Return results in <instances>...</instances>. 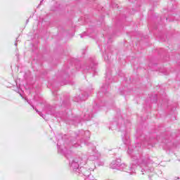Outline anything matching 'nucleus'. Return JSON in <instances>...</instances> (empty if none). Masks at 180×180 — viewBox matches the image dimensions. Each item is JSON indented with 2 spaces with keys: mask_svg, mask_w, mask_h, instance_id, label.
I'll use <instances>...</instances> for the list:
<instances>
[{
  "mask_svg": "<svg viewBox=\"0 0 180 180\" xmlns=\"http://www.w3.org/2000/svg\"><path fill=\"white\" fill-rule=\"evenodd\" d=\"M128 154H131V150L128 149Z\"/></svg>",
  "mask_w": 180,
  "mask_h": 180,
  "instance_id": "f8f14e48",
  "label": "nucleus"
},
{
  "mask_svg": "<svg viewBox=\"0 0 180 180\" xmlns=\"http://www.w3.org/2000/svg\"><path fill=\"white\" fill-rule=\"evenodd\" d=\"M42 2H43V1H41V2H40V5H41V3H42Z\"/></svg>",
  "mask_w": 180,
  "mask_h": 180,
  "instance_id": "2eb2a0df",
  "label": "nucleus"
},
{
  "mask_svg": "<svg viewBox=\"0 0 180 180\" xmlns=\"http://www.w3.org/2000/svg\"><path fill=\"white\" fill-rule=\"evenodd\" d=\"M99 157H100L99 153L95 152L93 155H91L89 157V159H90L91 161H95V160H98V158H99Z\"/></svg>",
  "mask_w": 180,
  "mask_h": 180,
  "instance_id": "423d86ee",
  "label": "nucleus"
},
{
  "mask_svg": "<svg viewBox=\"0 0 180 180\" xmlns=\"http://www.w3.org/2000/svg\"><path fill=\"white\" fill-rule=\"evenodd\" d=\"M84 137H86V139H89V137L91 136V134L89 133V131H84Z\"/></svg>",
  "mask_w": 180,
  "mask_h": 180,
  "instance_id": "0eeeda50",
  "label": "nucleus"
},
{
  "mask_svg": "<svg viewBox=\"0 0 180 180\" xmlns=\"http://www.w3.org/2000/svg\"><path fill=\"white\" fill-rule=\"evenodd\" d=\"M124 144H129V143H130V141L129 140V139H127L126 141H124Z\"/></svg>",
  "mask_w": 180,
  "mask_h": 180,
  "instance_id": "9b49d317",
  "label": "nucleus"
},
{
  "mask_svg": "<svg viewBox=\"0 0 180 180\" xmlns=\"http://www.w3.org/2000/svg\"><path fill=\"white\" fill-rule=\"evenodd\" d=\"M87 96H83L82 97H79V100H77V102H79V101H86Z\"/></svg>",
  "mask_w": 180,
  "mask_h": 180,
  "instance_id": "1a4fd4ad",
  "label": "nucleus"
},
{
  "mask_svg": "<svg viewBox=\"0 0 180 180\" xmlns=\"http://www.w3.org/2000/svg\"><path fill=\"white\" fill-rule=\"evenodd\" d=\"M105 88H106L105 86H103V87H102V91H103V89H105Z\"/></svg>",
  "mask_w": 180,
  "mask_h": 180,
  "instance_id": "ddd939ff",
  "label": "nucleus"
},
{
  "mask_svg": "<svg viewBox=\"0 0 180 180\" xmlns=\"http://www.w3.org/2000/svg\"><path fill=\"white\" fill-rule=\"evenodd\" d=\"M91 117H92V115H84V120H91Z\"/></svg>",
  "mask_w": 180,
  "mask_h": 180,
  "instance_id": "6e6552de",
  "label": "nucleus"
},
{
  "mask_svg": "<svg viewBox=\"0 0 180 180\" xmlns=\"http://www.w3.org/2000/svg\"><path fill=\"white\" fill-rule=\"evenodd\" d=\"M61 143H63V139L58 141L57 143L58 153H59V154H63L65 157H68L72 152L70 150H68L69 146H67V145H62Z\"/></svg>",
  "mask_w": 180,
  "mask_h": 180,
  "instance_id": "7ed1b4c3",
  "label": "nucleus"
},
{
  "mask_svg": "<svg viewBox=\"0 0 180 180\" xmlns=\"http://www.w3.org/2000/svg\"><path fill=\"white\" fill-rule=\"evenodd\" d=\"M32 108H34V107H32Z\"/></svg>",
  "mask_w": 180,
  "mask_h": 180,
  "instance_id": "f3484780",
  "label": "nucleus"
},
{
  "mask_svg": "<svg viewBox=\"0 0 180 180\" xmlns=\"http://www.w3.org/2000/svg\"><path fill=\"white\" fill-rule=\"evenodd\" d=\"M15 46H18V44H17V43H15Z\"/></svg>",
  "mask_w": 180,
  "mask_h": 180,
  "instance_id": "4468645a",
  "label": "nucleus"
},
{
  "mask_svg": "<svg viewBox=\"0 0 180 180\" xmlns=\"http://www.w3.org/2000/svg\"><path fill=\"white\" fill-rule=\"evenodd\" d=\"M86 164V159H82L81 158H75L70 162V169L73 172L79 171V165H85Z\"/></svg>",
  "mask_w": 180,
  "mask_h": 180,
  "instance_id": "f03ea898",
  "label": "nucleus"
},
{
  "mask_svg": "<svg viewBox=\"0 0 180 180\" xmlns=\"http://www.w3.org/2000/svg\"><path fill=\"white\" fill-rule=\"evenodd\" d=\"M139 165L141 169V172L144 175V172H151L153 169L150 167V159L147 158L141 157L140 155H135L132 156L131 167H129L128 171L129 174L132 175L136 174V167Z\"/></svg>",
  "mask_w": 180,
  "mask_h": 180,
  "instance_id": "f257e3e1",
  "label": "nucleus"
},
{
  "mask_svg": "<svg viewBox=\"0 0 180 180\" xmlns=\"http://www.w3.org/2000/svg\"><path fill=\"white\" fill-rule=\"evenodd\" d=\"M110 167L112 169H120V167L124 168L126 165L124 164H122V160L117 159L111 162Z\"/></svg>",
  "mask_w": 180,
  "mask_h": 180,
  "instance_id": "20e7f679",
  "label": "nucleus"
},
{
  "mask_svg": "<svg viewBox=\"0 0 180 180\" xmlns=\"http://www.w3.org/2000/svg\"><path fill=\"white\" fill-rule=\"evenodd\" d=\"M35 110H36L37 113H38L39 115H41V117H43V119H46L45 115H43L41 114V112H39V110L35 109Z\"/></svg>",
  "mask_w": 180,
  "mask_h": 180,
  "instance_id": "9d476101",
  "label": "nucleus"
},
{
  "mask_svg": "<svg viewBox=\"0 0 180 180\" xmlns=\"http://www.w3.org/2000/svg\"><path fill=\"white\" fill-rule=\"evenodd\" d=\"M79 174H82V175H84V176L86 177L89 176V175H91V172H89V170L85 167H80Z\"/></svg>",
  "mask_w": 180,
  "mask_h": 180,
  "instance_id": "39448f33",
  "label": "nucleus"
},
{
  "mask_svg": "<svg viewBox=\"0 0 180 180\" xmlns=\"http://www.w3.org/2000/svg\"><path fill=\"white\" fill-rule=\"evenodd\" d=\"M27 22H29V20H27Z\"/></svg>",
  "mask_w": 180,
  "mask_h": 180,
  "instance_id": "dca6fc26",
  "label": "nucleus"
}]
</instances>
